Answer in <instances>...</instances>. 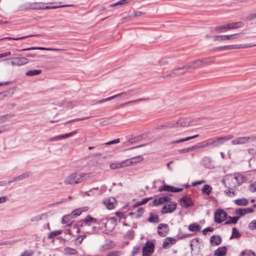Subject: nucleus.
I'll list each match as a JSON object with an SVG mask.
<instances>
[{
    "instance_id": "f257e3e1",
    "label": "nucleus",
    "mask_w": 256,
    "mask_h": 256,
    "mask_svg": "<svg viewBox=\"0 0 256 256\" xmlns=\"http://www.w3.org/2000/svg\"><path fill=\"white\" fill-rule=\"evenodd\" d=\"M98 224L99 225H101L102 226H104L106 228L108 231L112 230L116 226V221L114 218H111L110 220H107L106 219H102L98 222V220L90 216H88L83 220V224L82 226H90L92 224Z\"/></svg>"
},
{
    "instance_id": "f03ea898",
    "label": "nucleus",
    "mask_w": 256,
    "mask_h": 256,
    "mask_svg": "<svg viewBox=\"0 0 256 256\" xmlns=\"http://www.w3.org/2000/svg\"><path fill=\"white\" fill-rule=\"evenodd\" d=\"M92 172H73L66 176L64 180V184L65 185L73 186L76 184L81 183L93 177Z\"/></svg>"
},
{
    "instance_id": "7ed1b4c3",
    "label": "nucleus",
    "mask_w": 256,
    "mask_h": 256,
    "mask_svg": "<svg viewBox=\"0 0 256 256\" xmlns=\"http://www.w3.org/2000/svg\"><path fill=\"white\" fill-rule=\"evenodd\" d=\"M244 178L242 174L236 173L226 176L223 180V182L229 189L233 190L241 185L244 181Z\"/></svg>"
},
{
    "instance_id": "20e7f679",
    "label": "nucleus",
    "mask_w": 256,
    "mask_h": 256,
    "mask_svg": "<svg viewBox=\"0 0 256 256\" xmlns=\"http://www.w3.org/2000/svg\"><path fill=\"white\" fill-rule=\"evenodd\" d=\"M171 198L169 196H161L158 198L155 199L153 201V204L155 206H158L160 204H162L166 202H170V203L168 205H164L162 209V212L163 214L166 213H171L174 211L176 208V203L173 202H170Z\"/></svg>"
},
{
    "instance_id": "39448f33",
    "label": "nucleus",
    "mask_w": 256,
    "mask_h": 256,
    "mask_svg": "<svg viewBox=\"0 0 256 256\" xmlns=\"http://www.w3.org/2000/svg\"><path fill=\"white\" fill-rule=\"evenodd\" d=\"M190 121L188 119L181 118L178 120H173L164 123V124L158 125L156 129L158 130H164L166 128H178L179 126H189Z\"/></svg>"
},
{
    "instance_id": "423d86ee",
    "label": "nucleus",
    "mask_w": 256,
    "mask_h": 256,
    "mask_svg": "<svg viewBox=\"0 0 256 256\" xmlns=\"http://www.w3.org/2000/svg\"><path fill=\"white\" fill-rule=\"evenodd\" d=\"M234 138L232 134H228L223 136L214 137L205 140L207 146L218 147L222 145L225 142L230 140Z\"/></svg>"
},
{
    "instance_id": "0eeeda50",
    "label": "nucleus",
    "mask_w": 256,
    "mask_h": 256,
    "mask_svg": "<svg viewBox=\"0 0 256 256\" xmlns=\"http://www.w3.org/2000/svg\"><path fill=\"white\" fill-rule=\"evenodd\" d=\"M72 5H62V6H46V4L44 2H28L26 4V7L32 10H48L54 9L62 7L70 6Z\"/></svg>"
},
{
    "instance_id": "6e6552de",
    "label": "nucleus",
    "mask_w": 256,
    "mask_h": 256,
    "mask_svg": "<svg viewBox=\"0 0 256 256\" xmlns=\"http://www.w3.org/2000/svg\"><path fill=\"white\" fill-rule=\"evenodd\" d=\"M215 60L214 56L205 58L202 59L197 60L188 62L186 64V68L188 70L194 69L200 66L202 64H206L213 62Z\"/></svg>"
},
{
    "instance_id": "1a4fd4ad",
    "label": "nucleus",
    "mask_w": 256,
    "mask_h": 256,
    "mask_svg": "<svg viewBox=\"0 0 256 256\" xmlns=\"http://www.w3.org/2000/svg\"><path fill=\"white\" fill-rule=\"evenodd\" d=\"M256 142V135L250 136H240L235 138L231 142V144L234 146L245 144L248 142Z\"/></svg>"
},
{
    "instance_id": "9d476101",
    "label": "nucleus",
    "mask_w": 256,
    "mask_h": 256,
    "mask_svg": "<svg viewBox=\"0 0 256 256\" xmlns=\"http://www.w3.org/2000/svg\"><path fill=\"white\" fill-rule=\"evenodd\" d=\"M154 248L152 242H147L142 248V256H150L154 252Z\"/></svg>"
},
{
    "instance_id": "9b49d317",
    "label": "nucleus",
    "mask_w": 256,
    "mask_h": 256,
    "mask_svg": "<svg viewBox=\"0 0 256 256\" xmlns=\"http://www.w3.org/2000/svg\"><path fill=\"white\" fill-rule=\"evenodd\" d=\"M227 214L222 210H218L214 214V221L220 224L226 220Z\"/></svg>"
},
{
    "instance_id": "f8f14e48",
    "label": "nucleus",
    "mask_w": 256,
    "mask_h": 256,
    "mask_svg": "<svg viewBox=\"0 0 256 256\" xmlns=\"http://www.w3.org/2000/svg\"><path fill=\"white\" fill-rule=\"evenodd\" d=\"M248 46L242 45V44H234V45H228L219 46L216 48L217 50H234V49H240V48H248Z\"/></svg>"
},
{
    "instance_id": "ddd939ff",
    "label": "nucleus",
    "mask_w": 256,
    "mask_h": 256,
    "mask_svg": "<svg viewBox=\"0 0 256 256\" xmlns=\"http://www.w3.org/2000/svg\"><path fill=\"white\" fill-rule=\"evenodd\" d=\"M103 203L108 210L113 209L116 205V200L114 197H109L104 199Z\"/></svg>"
},
{
    "instance_id": "4468645a",
    "label": "nucleus",
    "mask_w": 256,
    "mask_h": 256,
    "mask_svg": "<svg viewBox=\"0 0 256 256\" xmlns=\"http://www.w3.org/2000/svg\"><path fill=\"white\" fill-rule=\"evenodd\" d=\"M169 230L168 226L166 224H160L158 226V232L161 236L167 235Z\"/></svg>"
},
{
    "instance_id": "2eb2a0df",
    "label": "nucleus",
    "mask_w": 256,
    "mask_h": 256,
    "mask_svg": "<svg viewBox=\"0 0 256 256\" xmlns=\"http://www.w3.org/2000/svg\"><path fill=\"white\" fill-rule=\"evenodd\" d=\"M144 160V157L141 155L131 158L126 160L128 166L139 163Z\"/></svg>"
},
{
    "instance_id": "dca6fc26",
    "label": "nucleus",
    "mask_w": 256,
    "mask_h": 256,
    "mask_svg": "<svg viewBox=\"0 0 256 256\" xmlns=\"http://www.w3.org/2000/svg\"><path fill=\"white\" fill-rule=\"evenodd\" d=\"M128 94V92H123L120 93V94H116V95L112 96L107 98H104V99H102V100H99L98 102L97 103L98 104H101L102 102H106V101L112 100H113V99H114L115 98H121L122 97H124V96H127Z\"/></svg>"
},
{
    "instance_id": "f3484780",
    "label": "nucleus",
    "mask_w": 256,
    "mask_h": 256,
    "mask_svg": "<svg viewBox=\"0 0 256 256\" xmlns=\"http://www.w3.org/2000/svg\"><path fill=\"white\" fill-rule=\"evenodd\" d=\"M180 204L182 206L186 208L194 205V203L192 199L187 196H184L180 199Z\"/></svg>"
},
{
    "instance_id": "a211bd4d",
    "label": "nucleus",
    "mask_w": 256,
    "mask_h": 256,
    "mask_svg": "<svg viewBox=\"0 0 256 256\" xmlns=\"http://www.w3.org/2000/svg\"><path fill=\"white\" fill-rule=\"evenodd\" d=\"M160 191H167V192H181L182 189V188H175L172 186H168V185H165L159 189Z\"/></svg>"
},
{
    "instance_id": "6ab92c4d",
    "label": "nucleus",
    "mask_w": 256,
    "mask_h": 256,
    "mask_svg": "<svg viewBox=\"0 0 256 256\" xmlns=\"http://www.w3.org/2000/svg\"><path fill=\"white\" fill-rule=\"evenodd\" d=\"M254 212L252 208H238L236 210V214L238 216H242L247 214L252 213Z\"/></svg>"
},
{
    "instance_id": "aec40b11",
    "label": "nucleus",
    "mask_w": 256,
    "mask_h": 256,
    "mask_svg": "<svg viewBox=\"0 0 256 256\" xmlns=\"http://www.w3.org/2000/svg\"><path fill=\"white\" fill-rule=\"evenodd\" d=\"M126 166H128L126 160L118 162L112 163L110 165V168L112 170L119 169Z\"/></svg>"
},
{
    "instance_id": "412c9836",
    "label": "nucleus",
    "mask_w": 256,
    "mask_h": 256,
    "mask_svg": "<svg viewBox=\"0 0 256 256\" xmlns=\"http://www.w3.org/2000/svg\"><path fill=\"white\" fill-rule=\"evenodd\" d=\"M186 68V65H184L182 67H179V68H176L173 70V71L172 73L164 76V77H166L168 76H171L172 74L180 75V74H182L184 72H185L186 70H188L187 68Z\"/></svg>"
},
{
    "instance_id": "4be33fe9",
    "label": "nucleus",
    "mask_w": 256,
    "mask_h": 256,
    "mask_svg": "<svg viewBox=\"0 0 256 256\" xmlns=\"http://www.w3.org/2000/svg\"><path fill=\"white\" fill-rule=\"evenodd\" d=\"M29 176H30L29 173L26 172L24 173V174L18 176L14 177V178H12L10 180H8V182H6L5 183L10 184L12 182H14L18 181V180H22L27 178Z\"/></svg>"
},
{
    "instance_id": "5701e85b",
    "label": "nucleus",
    "mask_w": 256,
    "mask_h": 256,
    "mask_svg": "<svg viewBox=\"0 0 256 256\" xmlns=\"http://www.w3.org/2000/svg\"><path fill=\"white\" fill-rule=\"evenodd\" d=\"M176 242V240L172 238L167 237L166 238L163 242V248H169L170 244H174Z\"/></svg>"
},
{
    "instance_id": "b1692460",
    "label": "nucleus",
    "mask_w": 256,
    "mask_h": 256,
    "mask_svg": "<svg viewBox=\"0 0 256 256\" xmlns=\"http://www.w3.org/2000/svg\"><path fill=\"white\" fill-rule=\"evenodd\" d=\"M244 25V24L242 22L226 24L227 28L228 30L242 28Z\"/></svg>"
},
{
    "instance_id": "393cba45",
    "label": "nucleus",
    "mask_w": 256,
    "mask_h": 256,
    "mask_svg": "<svg viewBox=\"0 0 256 256\" xmlns=\"http://www.w3.org/2000/svg\"><path fill=\"white\" fill-rule=\"evenodd\" d=\"M48 213H44L42 214L34 216H33L30 219V222H38L40 220H44L48 218Z\"/></svg>"
},
{
    "instance_id": "a878e982",
    "label": "nucleus",
    "mask_w": 256,
    "mask_h": 256,
    "mask_svg": "<svg viewBox=\"0 0 256 256\" xmlns=\"http://www.w3.org/2000/svg\"><path fill=\"white\" fill-rule=\"evenodd\" d=\"M12 59L16 60L18 66H21L26 64L28 62V59L24 57H15Z\"/></svg>"
},
{
    "instance_id": "bb28decb",
    "label": "nucleus",
    "mask_w": 256,
    "mask_h": 256,
    "mask_svg": "<svg viewBox=\"0 0 256 256\" xmlns=\"http://www.w3.org/2000/svg\"><path fill=\"white\" fill-rule=\"evenodd\" d=\"M88 210V207H84L82 208H78V209H76V210H73L70 216L72 217L76 218V216H80L82 211L86 212V211H87Z\"/></svg>"
},
{
    "instance_id": "cd10ccee",
    "label": "nucleus",
    "mask_w": 256,
    "mask_h": 256,
    "mask_svg": "<svg viewBox=\"0 0 256 256\" xmlns=\"http://www.w3.org/2000/svg\"><path fill=\"white\" fill-rule=\"evenodd\" d=\"M222 242L221 238L218 236H212L210 239V242L213 246H218Z\"/></svg>"
},
{
    "instance_id": "c85d7f7f",
    "label": "nucleus",
    "mask_w": 256,
    "mask_h": 256,
    "mask_svg": "<svg viewBox=\"0 0 256 256\" xmlns=\"http://www.w3.org/2000/svg\"><path fill=\"white\" fill-rule=\"evenodd\" d=\"M226 254V246H223L218 248L216 250L214 253V256H225Z\"/></svg>"
},
{
    "instance_id": "c756f323",
    "label": "nucleus",
    "mask_w": 256,
    "mask_h": 256,
    "mask_svg": "<svg viewBox=\"0 0 256 256\" xmlns=\"http://www.w3.org/2000/svg\"><path fill=\"white\" fill-rule=\"evenodd\" d=\"M205 147H206V143L205 140L200 142L192 146H191V150L194 151L196 152H199V150L202 148H204Z\"/></svg>"
},
{
    "instance_id": "7c9ffc66",
    "label": "nucleus",
    "mask_w": 256,
    "mask_h": 256,
    "mask_svg": "<svg viewBox=\"0 0 256 256\" xmlns=\"http://www.w3.org/2000/svg\"><path fill=\"white\" fill-rule=\"evenodd\" d=\"M212 190V187L210 186L208 184H205L202 188V194L208 196L211 193Z\"/></svg>"
},
{
    "instance_id": "2f4dec72",
    "label": "nucleus",
    "mask_w": 256,
    "mask_h": 256,
    "mask_svg": "<svg viewBox=\"0 0 256 256\" xmlns=\"http://www.w3.org/2000/svg\"><path fill=\"white\" fill-rule=\"evenodd\" d=\"M198 136V135L196 134V135H195V136H189V137H187V138H181V139H180V140H177L173 141V142H171V144H178V143H180V142H182L188 141V140H192L193 138H197Z\"/></svg>"
},
{
    "instance_id": "473e14b6",
    "label": "nucleus",
    "mask_w": 256,
    "mask_h": 256,
    "mask_svg": "<svg viewBox=\"0 0 256 256\" xmlns=\"http://www.w3.org/2000/svg\"><path fill=\"white\" fill-rule=\"evenodd\" d=\"M234 202L238 206H245L248 204V202L246 198H242L236 200Z\"/></svg>"
},
{
    "instance_id": "72a5a7b5",
    "label": "nucleus",
    "mask_w": 256,
    "mask_h": 256,
    "mask_svg": "<svg viewBox=\"0 0 256 256\" xmlns=\"http://www.w3.org/2000/svg\"><path fill=\"white\" fill-rule=\"evenodd\" d=\"M201 229L200 226L198 224H192L188 226L189 230L193 232L200 231Z\"/></svg>"
},
{
    "instance_id": "f704fd0d",
    "label": "nucleus",
    "mask_w": 256,
    "mask_h": 256,
    "mask_svg": "<svg viewBox=\"0 0 256 256\" xmlns=\"http://www.w3.org/2000/svg\"><path fill=\"white\" fill-rule=\"evenodd\" d=\"M56 50L55 48H44L42 47H32L30 48H26L24 49H22L20 50L21 51H28L30 50Z\"/></svg>"
},
{
    "instance_id": "c9c22d12",
    "label": "nucleus",
    "mask_w": 256,
    "mask_h": 256,
    "mask_svg": "<svg viewBox=\"0 0 256 256\" xmlns=\"http://www.w3.org/2000/svg\"><path fill=\"white\" fill-rule=\"evenodd\" d=\"M214 30L217 32H223L228 30L226 24L222 25L217 26L214 28Z\"/></svg>"
},
{
    "instance_id": "e433bc0d",
    "label": "nucleus",
    "mask_w": 256,
    "mask_h": 256,
    "mask_svg": "<svg viewBox=\"0 0 256 256\" xmlns=\"http://www.w3.org/2000/svg\"><path fill=\"white\" fill-rule=\"evenodd\" d=\"M42 72L40 70H32L28 71L26 73V75L27 76H36L40 74Z\"/></svg>"
},
{
    "instance_id": "4c0bfd02",
    "label": "nucleus",
    "mask_w": 256,
    "mask_h": 256,
    "mask_svg": "<svg viewBox=\"0 0 256 256\" xmlns=\"http://www.w3.org/2000/svg\"><path fill=\"white\" fill-rule=\"evenodd\" d=\"M240 218V216H236L234 217H228V220L226 222V224H235L237 222L238 220Z\"/></svg>"
},
{
    "instance_id": "58836bf2",
    "label": "nucleus",
    "mask_w": 256,
    "mask_h": 256,
    "mask_svg": "<svg viewBox=\"0 0 256 256\" xmlns=\"http://www.w3.org/2000/svg\"><path fill=\"white\" fill-rule=\"evenodd\" d=\"M240 256H256V254L252 250H246L242 252Z\"/></svg>"
},
{
    "instance_id": "ea45409f",
    "label": "nucleus",
    "mask_w": 256,
    "mask_h": 256,
    "mask_svg": "<svg viewBox=\"0 0 256 256\" xmlns=\"http://www.w3.org/2000/svg\"><path fill=\"white\" fill-rule=\"evenodd\" d=\"M62 232V230H54V231L50 232L48 234V238L51 239V238H52L60 234Z\"/></svg>"
},
{
    "instance_id": "a19ab883",
    "label": "nucleus",
    "mask_w": 256,
    "mask_h": 256,
    "mask_svg": "<svg viewBox=\"0 0 256 256\" xmlns=\"http://www.w3.org/2000/svg\"><path fill=\"white\" fill-rule=\"evenodd\" d=\"M148 220L150 222L152 223H158L159 222V219L158 216H154L151 214L148 218Z\"/></svg>"
},
{
    "instance_id": "79ce46f5",
    "label": "nucleus",
    "mask_w": 256,
    "mask_h": 256,
    "mask_svg": "<svg viewBox=\"0 0 256 256\" xmlns=\"http://www.w3.org/2000/svg\"><path fill=\"white\" fill-rule=\"evenodd\" d=\"M128 2H129L128 0H120L118 2H117L114 4H110V7L112 8V7L118 6V5H123V4L128 3Z\"/></svg>"
},
{
    "instance_id": "37998d69",
    "label": "nucleus",
    "mask_w": 256,
    "mask_h": 256,
    "mask_svg": "<svg viewBox=\"0 0 256 256\" xmlns=\"http://www.w3.org/2000/svg\"><path fill=\"white\" fill-rule=\"evenodd\" d=\"M240 236V234L238 230L236 228H232V234L230 236V238H239Z\"/></svg>"
},
{
    "instance_id": "c03bdc74",
    "label": "nucleus",
    "mask_w": 256,
    "mask_h": 256,
    "mask_svg": "<svg viewBox=\"0 0 256 256\" xmlns=\"http://www.w3.org/2000/svg\"><path fill=\"white\" fill-rule=\"evenodd\" d=\"M238 37V34H234L228 35H224V40L236 39Z\"/></svg>"
},
{
    "instance_id": "a18cd8bd",
    "label": "nucleus",
    "mask_w": 256,
    "mask_h": 256,
    "mask_svg": "<svg viewBox=\"0 0 256 256\" xmlns=\"http://www.w3.org/2000/svg\"><path fill=\"white\" fill-rule=\"evenodd\" d=\"M32 36L33 35H28V36H24L19 37V38L5 37V38H0V40H5V39L14 40H22V39H24V38H26L30 37V36Z\"/></svg>"
},
{
    "instance_id": "49530a36",
    "label": "nucleus",
    "mask_w": 256,
    "mask_h": 256,
    "mask_svg": "<svg viewBox=\"0 0 256 256\" xmlns=\"http://www.w3.org/2000/svg\"><path fill=\"white\" fill-rule=\"evenodd\" d=\"M152 198L150 197V198H144V199H142V200L140 201H139V202H136L134 204V206H141V205H142L144 204H146L148 201V200L152 199Z\"/></svg>"
},
{
    "instance_id": "de8ad7c7",
    "label": "nucleus",
    "mask_w": 256,
    "mask_h": 256,
    "mask_svg": "<svg viewBox=\"0 0 256 256\" xmlns=\"http://www.w3.org/2000/svg\"><path fill=\"white\" fill-rule=\"evenodd\" d=\"M10 129V126L8 124H4L0 126V134L8 131Z\"/></svg>"
},
{
    "instance_id": "09e8293b",
    "label": "nucleus",
    "mask_w": 256,
    "mask_h": 256,
    "mask_svg": "<svg viewBox=\"0 0 256 256\" xmlns=\"http://www.w3.org/2000/svg\"><path fill=\"white\" fill-rule=\"evenodd\" d=\"M142 14V12H134L132 14V16H128L127 17L124 18L123 20H126L127 18H131L132 17H136L140 16Z\"/></svg>"
},
{
    "instance_id": "8fccbe9b",
    "label": "nucleus",
    "mask_w": 256,
    "mask_h": 256,
    "mask_svg": "<svg viewBox=\"0 0 256 256\" xmlns=\"http://www.w3.org/2000/svg\"><path fill=\"white\" fill-rule=\"evenodd\" d=\"M248 228L251 230H256V220H252L248 224Z\"/></svg>"
},
{
    "instance_id": "3c124183",
    "label": "nucleus",
    "mask_w": 256,
    "mask_h": 256,
    "mask_svg": "<svg viewBox=\"0 0 256 256\" xmlns=\"http://www.w3.org/2000/svg\"><path fill=\"white\" fill-rule=\"evenodd\" d=\"M146 100V98H139V99H138V100H130V101H128V102H124V103H122L120 104L121 106H124L128 104H130V103H133V102H139V101H142V100Z\"/></svg>"
},
{
    "instance_id": "603ef678",
    "label": "nucleus",
    "mask_w": 256,
    "mask_h": 256,
    "mask_svg": "<svg viewBox=\"0 0 256 256\" xmlns=\"http://www.w3.org/2000/svg\"><path fill=\"white\" fill-rule=\"evenodd\" d=\"M76 133V131H74V132H70L68 134L60 135V136H61L62 140V139H64V138H69V137H70V136H74Z\"/></svg>"
},
{
    "instance_id": "864d4df0",
    "label": "nucleus",
    "mask_w": 256,
    "mask_h": 256,
    "mask_svg": "<svg viewBox=\"0 0 256 256\" xmlns=\"http://www.w3.org/2000/svg\"><path fill=\"white\" fill-rule=\"evenodd\" d=\"M256 18V13L250 14L246 16L244 19L246 20H250Z\"/></svg>"
},
{
    "instance_id": "5fc2aeb1",
    "label": "nucleus",
    "mask_w": 256,
    "mask_h": 256,
    "mask_svg": "<svg viewBox=\"0 0 256 256\" xmlns=\"http://www.w3.org/2000/svg\"><path fill=\"white\" fill-rule=\"evenodd\" d=\"M70 216H70V215H67V216H64L62 217V224H66L68 225L69 224H68V222H69V218H70Z\"/></svg>"
},
{
    "instance_id": "6e6d98bb",
    "label": "nucleus",
    "mask_w": 256,
    "mask_h": 256,
    "mask_svg": "<svg viewBox=\"0 0 256 256\" xmlns=\"http://www.w3.org/2000/svg\"><path fill=\"white\" fill-rule=\"evenodd\" d=\"M214 41L225 40L224 38V35L214 36Z\"/></svg>"
},
{
    "instance_id": "4d7b16f0",
    "label": "nucleus",
    "mask_w": 256,
    "mask_h": 256,
    "mask_svg": "<svg viewBox=\"0 0 256 256\" xmlns=\"http://www.w3.org/2000/svg\"><path fill=\"white\" fill-rule=\"evenodd\" d=\"M32 250H25L20 256H32Z\"/></svg>"
},
{
    "instance_id": "13d9d810",
    "label": "nucleus",
    "mask_w": 256,
    "mask_h": 256,
    "mask_svg": "<svg viewBox=\"0 0 256 256\" xmlns=\"http://www.w3.org/2000/svg\"><path fill=\"white\" fill-rule=\"evenodd\" d=\"M248 189L252 192H256V183L251 184L249 186Z\"/></svg>"
},
{
    "instance_id": "bf43d9fd",
    "label": "nucleus",
    "mask_w": 256,
    "mask_h": 256,
    "mask_svg": "<svg viewBox=\"0 0 256 256\" xmlns=\"http://www.w3.org/2000/svg\"><path fill=\"white\" fill-rule=\"evenodd\" d=\"M191 151H192V150H191V147L186 148H184V149H180V150H178V152L180 154L188 152Z\"/></svg>"
},
{
    "instance_id": "052dcab7",
    "label": "nucleus",
    "mask_w": 256,
    "mask_h": 256,
    "mask_svg": "<svg viewBox=\"0 0 256 256\" xmlns=\"http://www.w3.org/2000/svg\"><path fill=\"white\" fill-rule=\"evenodd\" d=\"M248 152L252 156H254L256 154V150L253 148H250L248 149Z\"/></svg>"
},
{
    "instance_id": "680f3d73",
    "label": "nucleus",
    "mask_w": 256,
    "mask_h": 256,
    "mask_svg": "<svg viewBox=\"0 0 256 256\" xmlns=\"http://www.w3.org/2000/svg\"><path fill=\"white\" fill-rule=\"evenodd\" d=\"M66 252L70 254H74L76 253V250L74 249L68 248L66 249Z\"/></svg>"
},
{
    "instance_id": "e2e57ef3",
    "label": "nucleus",
    "mask_w": 256,
    "mask_h": 256,
    "mask_svg": "<svg viewBox=\"0 0 256 256\" xmlns=\"http://www.w3.org/2000/svg\"><path fill=\"white\" fill-rule=\"evenodd\" d=\"M62 140V138H61L60 135V136H58L52 138H50L49 141H57V140Z\"/></svg>"
},
{
    "instance_id": "0e129e2a",
    "label": "nucleus",
    "mask_w": 256,
    "mask_h": 256,
    "mask_svg": "<svg viewBox=\"0 0 256 256\" xmlns=\"http://www.w3.org/2000/svg\"><path fill=\"white\" fill-rule=\"evenodd\" d=\"M119 142H120V139L119 138H116V139H115L114 140H112V141H110V142L106 143V144L110 145V144H116V143H118Z\"/></svg>"
},
{
    "instance_id": "69168bd1",
    "label": "nucleus",
    "mask_w": 256,
    "mask_h": 256,
    "mask_svg": "<svg viewBox=\"0 0 256 256\" xmlns=\"http://www.w3.org/2000/svg\"><path fill=\"white\" fill-rule=\"evenodd\" d=\"M213 230H214V229L212 228L208 227V228H204L202 230V232L204 234H206L208 232H212V231H213Z\"/></svg>"
},
{
    "instance_id": "338daca9",
    "label": "nucleus",
    "mask_w": 256,
    "mask_h": 256,
    "mask_svg": "<svg viewBox=\"0 0 256 256\" xmlns=\"http://www.w3.org/2000/svg\"><path fill=\"white\" fill-rule=\"evenodd\" d=\"M11 53L10 52H6L0 54V58L8 56L10 55Z\"/></svg>"
},
{
    "instance_id": "774afa93",
    "label": "nucleus",
    "mask_w": 256,
    "mask_h": 256,
    "mask_svg": "<svg viewBox=\"0 0 256 256\" xmlns=\"http://www.w3.org/2000/svg\"><path fill=\"white\" fill-rule=\"evenodd\" d=\"M204 182H205V180H200V181H196V182H192V185L193 186H196L198 185V184H204Z\"/></svg>"
}]
</instances>
